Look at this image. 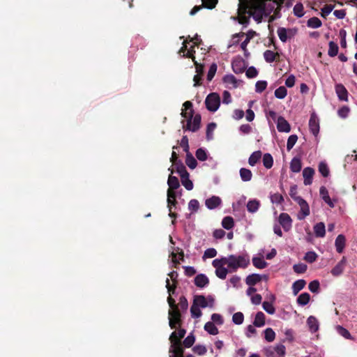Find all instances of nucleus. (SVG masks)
Listing matches in <instances>:
<instances>
[{
    "instance_id": "obj_1",
    "label": "nucleus",
    "mask_w": 357,
    "mask_h": 357,
    "mask_svg": "<svg viewBox=\"0 0 357 357\" xmlns=\"http://www.w3.org/2000/svg\"><path fill=\"white\" fill-rule=\"evenodd\" d=\"M166 288L169 296L167 298V302L170 310H169V325L172 329L180 327L182 324L181 314L179 311L178 306L176 304L175 300L171 296L174 294L176 288V284H170L169 280L166 279Z\"/></svg>"
},
{
    "instance_id": "obj_2",
    "label": "nucleus",
    "mask_w": 357,
    "mask_h": 357,
    "mask_svg": "<svg viewBox=\"0 0 357 357\" xmlns=\"http://www.w3.org/2000/svg\"><path fill=\"white\" fill-rule=\"evenodd\" d=\"M183 106L184 109H182L181 114L182 117L187 119L186 124L183 125V129L184 130L197 132L200 128L201 115L197 114L193 116L194 110L192 109V103L190 101H185Z\"/></svg>"
},
{
    "instance_id": "obj_3",
    "label": "nucleus",
    "mask_w": 357,
    "mask_h": 357,
    "mask_svg": "<svg viewBox=\"0 0 357 357\" xmlns=\"http://www.w3.org/2000/svg\"><path fill=\"white\" fill-rule=\"evenodd\" d=\"M227 266L232 271H236L238 268H245L250 264V257L248 254L242 255H230L227 257Z\"/></svg>"
},
{
    "instance_id": "obj_4",
    "label": "nucleus",
    "mask_w": 357,
    "mask_h": 357,
    "mask_svg": "<svg viewBox=\"0 0 357 357\" xmlns=\"http://www.w3.org/2000/svg\"><path fill=\"white\" fill-rule=\"evenodd\" d=\"M205 105L208 110L211 112H215L220 107V98L216 93H211L208 94L205 100Z\"/></svg>"
},
{
    "instance_id": "obj_5",
    "label": "nucleus",
    "mask_w": 357,
    "mask_h": 357,
    "mask_svg": "<svg viewBox=\"0 0 357 357\" xmlns=\"http://www.w3.org/2000/svg\"><path fill=\"white\" fill-rule=\"evenodd\" d=\"M215 299L209 295L206 298L203 295H196L194 296L193 303L199 307L205 308L206 307H213Z\"/></svg>"
},
{
    "instance_id": "obj_6",
    "label": "nucleus",
    "mask_w": 357,
    "mask_h": 357,
    "mask_svg": "<svg viewBox=\"0 0 357 357\" xmlns=\"http://www.w3.org/2000/svg\"><path fill=\"white\" fill-rule=\"evenodd\" d=\"M202 4L199 6H195L190 12V15H195L197 12L201 10L203 8L208 9H213L215 7L218 3V0H202Z\"/></svg>"
},
{
    "instance_id": "obj_7",
    "label": "nucleus",
    "mask_w": 357,
    "mask_h": 357,
    "mask_svg": "<svg viewBox=\"0 0 357 357\" xmlns=\"http://www.w3.org/2000/svg\"><path fill=\"white\" fill-rule=\"evenodd\" d=\"M298 204L301 207V211L298 214V218L299 220L304 219L306 216L310 215V207L307 202L303 198H297Z\"/></svg>"
},
{
    "instance_id": "obj_8",
    "label": "nucleus",
    "mask_w": 357,
    "mask_h": 357,
    "mask_svg": "<svg viewBox=\"0 0 357 357\" xmlns=\"http://www.w3.org/2000/svg\"><path fill=\"white\" fill-rule=\"evenodd\" d=\"M231 67L236 74L243 73L246 68L245 61L241 57L234 59L231 62Z\"/></svg>"
},
{
    "instance_id": "obj_9",
    "label": "nucleus",
    "mask_w": 357,
    "mask_h": 357,
    "mask_svg": "<svg viewBox=\"0 0 357 357\" xmlns=\"http://www.w3.org/2000/svg\"><path fill=\"white\" fill-rule=\"evenodd\" d=\"M278 221L284 231H288L291 228L292 220L288 213H282L279 215Z\"/></svg>"
},
{
    "instance_id": "obj_10",
    "label": "nucleus",
    "mask_w": 357,
    "mask_h": 357,
    "mask_svg": "<svg viewBox=\"0 0 357 357\" xmlns=\"http://www.w3.org/2000/svg\"><path fill=\"white\" fill-rule=\"evenodd\" d=\"M310 132L316 137L319 132V121L315 114H312L309 120Z\"/></svg>"
},
{
    "instance_id": "obj_11",
    "label": "nucleus",
    "mask_w": 357,
    "mask_h": 357,
    "mask_svg": "<svg viewBox=\"0 0 357 357\" xmlns=\"http://www.w3.org/2000/svg\"><path fill=\"white\" fill-rule=\"evenodd\" d=\"M346 264L347 259L345 257H343L337 265L331 270V274L335 277L340 275L344 271Z\"/></svg>"
},
{
    "instance_id": "obj_12",
    "label": "nucleus",
    "mask_w": 357,
    "mask_h": 357,
    "mask_svg": "<svg viewBox=\"0 0 357 357\" xmlns=\"http://www.w3.org/2000/svg\"><path fill=\"white\" fill-rule=\"evenodd\" d=\"M277 128L279 132H289L291 130L290 124L282 116H279L278 119Z\"/></svg>"
},
{
    "instance_id": "obj_13",
    "label": "nucleus",
    "mask_w": 357,
    "mask_h": 357,
    "mask_svg": "<svg viewBox=\"0 0 357 357\" xmlns=\"http://www.w3.org/2000/svg\"><path fill=\"white\" fill-rule=\"evenodd\" d=\"M335 92L338 98L342 101H348V91L344 86L342 84L335 85Z\"/></svg>"
},
{
    "instance_id": "obj_14",
    "label": "nucleus",
    "mask_w": 357,
    "mask_h": 357,
    "mask_svg": "<svg viewBox=\"0 0 357 357\" xmlns=\"http://www.w3.org/2000/svg\"><path fill=\"white\" fill-rule=\"evenodd\" d=\"M314 174V169L312 167H305L303 170V176L304 178V185H308L312 184L313 176Z\"/></svg>"
},
{
    "instance_id": "obj_15",
    "label": "nucleus",
    "mask_w": 357,
    "mask_h": 357,
    "mask_svg": "<svg viewBox=\"0 0 357 357\" xmlns=\"http://www.w3.org/2000/svg\"><path fill=\"white\" fill-rule=\"evenodd\" d=\"M222 204L221 199L218 196H212L206 199L205 204L208 209H215Z\"/></svg>"
},
{
    "instance_id": "obj_16",
    "label": "nucleus",
    "mask_w": 357,
    "mask_h": 357,
    "mask_svg": "<svg viewBox=\"0 0 357 357\" xmlns=\"http://www.w3.org/2000/svg\"><path fill=\"white\" fill-rule=\"evenodd\" d=\"M195 284L199 288H204L207 286L209 283L208 277L202 273L198 274L195 278Z\"/></svg>"
},
{
    "instance_id": "obj_17",
    "label": "nucleus",
    "mask_w": 357,
    "mask_h": 357,
    "mask_svg": "<svg viewBox=\"0 0 357 357\" xmlns=\"http://www.w3.org/2000/svg\"><path fill=\"white\" fill-rule=\"evenodd\" d=\"M346 245V238L343 234H339L335 241L336 251L338 253H342Z\"/></svg>"
},
{
    "instance_id": "obj_18",
    "label": "nucleus",
    "mask_w": 357,
    "mask_h": 357,
    "mask_svg": "<svg viewBox=\"0 0 357 357\" xmlns=\"http://www.w3.org/2000/svg\"><path fill=\"white\" fill-rule=\"evenodd\" d=\"M174 250L177 252V253L172 252L171 253V257L172 259V262L175 264H179L180 260L183 261L184 260V252L182 250H181L179 248H176Z\"/></svg>"
},
{
    "instance_id": "obj_19",
    "label": "nucleus",
    "mask_w": 357,
    "mask_h": 357,
    "mask_svg": "<svg viewBox=\"0 0 357 357\" xmlns=\"http://www.w3.org/2000/svg\"><path fill=\"white\" fill-rule=\"evenodd\" d=\"M314 232L316 237L322 238L325 236L326 234V228L324 222L317 223L314 227Z\"/></svg>"
},
{
    "instance_id": "obj_20",
    "label": "nucleus",
    "mask_w": 357,
    "mask_h": 357,
    "mask_svg": "<svg viewBox=\"0 0 357 357\" xmlns=\"http://www.w3.org/2000/svg\"><path fill=\"white\" fill-rule=\"evenodd\" d=\"M262 275L253 273L247 276L245 282L249 286H254L262 280Z\"/></svg>"
},
{
    "instance_id": "obj_21",
    "label": "nucleus",
    "mask_w": 357,
    "mask_h": 357,
    "mask_svg": "<svg viewBox=\"0 0 357 357\" xmlns=\"http://www.w3.org/2000/svg\"><path fill=\"white\" fill-rule=\"evenodd\" d=\"M280 55L278 52H274L271 50H266L264 52V57L266 62L272 63L275 61L278 58H279Z\"/></svg>"
},
{
    "instance_id": "obj_22",
    "label": "nucleus",
    "mask_w": 357,
    "mask_h": 357,
    "mask_svg": "<svg viewBox=\"0 0 357 357\" xmlns=\"http://www.w3.org/2000/svg\"><path fill=\"white\" fill-rule=\"evenodd\" d=\"M305 284L306 282L304 280L301 279L295 281L292 284L293 294L297 295L305 287Z\"/></svg>"
},
{
    "instance_id": "obj_23",
    "label": "nucleus",
    "mask_w": 357,
    "mask_h": 357,
    "mask_svg": "<svg viewBox=\"0 0 357 357\" xmlns=\"http://www.w3.org/2000/svg\"><path fill=\"white\" fill-rule=\"evenodd\" d=\"M302 164L299 158H294L290 162V169L291 172L298 173L301 170Z\"/></svg>"
},
{
    "instance_id": "obj_24",
    "label": "nucleus",
    "mask_w": 357,
    "mask_h": 357,
    "mask_svg": "<svg viewBox=\"0 0 357 357\" xmlns=\"http://www.w3.org/2000/svg\"><path fill=\"white\" fill-rule=\"evenodd\" d=\"M256 327H261L265 324V314L262 312H258L253 322Z\"/></svg>"
},
{
    "instance_id": "obj_25",
    "label": "nucleus",
    "mask_w": 357,
    "mask_h": 357,
    "mask_svg": "<svg viewBox=\"0 0 357 357\" xmlns=\"http://www.w3.org/2000/svg\"><path fill=\"white\" fill-rule=\"evenodd\" d=\"M307 323L311 332L314 333L318 331L319 324L317 319L314 317H309L307 320Z\"/></svg>"
},
{
    "instance_id": "obj_26",
    "label": "nucleus",
    "mask_w": 357,
    "mask_h": 357,
    "mask_svg": "<svg viewBox=\"0 0 357 357\" xmlns=\"http://www.w3.org/2000/svg\"><path fill=\"white\" fill-rule=\"evenodd\" d=\"M167 184L169 190H176L180 187L178 178L172 175L169 176Z\"/></svg>"
},
{
    "instance_id": "obj_27",
    "label": "nucleus",
    "mask_w": 357,
    "mask_h": 357,
    "mask_svg": "<svg viewBox=\"0 0 357 357\" xmlns=\"http://www.w3.org/2000/svg\"><path fill=\"white\" fill-rule=\"evenodd\" d=\"M261 155L262 153L260 151L253 152L248 159L249 165L251 166H255L261 158Z\"/></svg>"
},
{
    "instance_id": "obj_28",
    "label": "nucleus",
    "mask_w": 357,
    "mask_h": 357,
    "mask_svg": "<svg viewBox=\"0 0 357 357\" xmlns=\"http://www.w3.org/2000/svg\"><path fill=\"white\" fill-rule=\"evenodd\" d=\"M259 206V201L256 199L250 200L247 204V209L250 213H255L258 211Z\"/></svg>"
},
{
    "instance_id": "obj_29",
    "label": "nucleus",
    "mask_w": 357,
    "mask_h": 357,
    "mask_svg": "<svg viewBox=\"0 0 357 357\" xmlns=\"http://www.w3.org/2000/svg\"><path fill=\"white\" fill-rule=\"evenodd\" d=\"M222 226L229 230L234 227V221L232 217L226 216L222 220Z\"/></svg>"
},
{
    "instance_id": "obj_30",
    "label": "nucleus",
    "mask_w": 357,
    "mask_h": 357,
    "mask_svg": "<svg viewBox=\"0 0 357 357\" xmlns=\"http://www.w3.org/2000/svg\"><path fill=\"white\" fill-rule=\"evenodd\" d=\"M310 300V295L308 293L305 292L298 296L297 298V303L298 305L304 306L309 303Z\"/></svg>"
},
{
    "instance_id": "obj_31",
    "label": "nucleus",
    "mask_w": 357,
    "mask_h": 357,
    "mask_svg": "<svg viewBox=\"0 0 357 357\" xmlns=\"http://www.w3.org/2000/svg\"><path fill=\"white\" fill-rule=\"evenodd\" d=\"M240 176L243 181H250L252 179V172L246 168H241L240 169Z\"/></svg>"
},
{
    "instance_id": "obj_32",
    "label": "nucleus",
    "mask_w": 357,
    "mask_h": 357,
    "mask_svg": "<svg viewBox=\"0 0 357 357\" xmlns=\"http://www.w3.org/2000/svg\"><path fill=\"white\" fill-rule=\"evenodd\" d=\"M204 330L206 331L211 335H215L218 333V328L211 321H208L205 324Z\"/></svg>"
},
{
    "instance_id": "obj_33",
    "label": "nucleus",
    "mask_w": 357,
    "mask_h": 357,
    "mask_svg": "<svg viewBox=\"0 0 357 357\" xmlns=\"http://www.w3.org/2000/svg\"><path fill=\"white\" fill-rule=\"evenodd\" d=\"M185 163L192 169H195L197 165L196 159L190 153L186 154Z\"/></svg>"
},
{
    "instance_id": "obj_34",
    "label": "nucleus",
    "mask_w": 357,
    "mask_h": 357,
    "mask_svg": "<svg viewBox=\"0 0 357 357\" xmlns=\"http://www.w3.org/2000/svg\"><path fill=\"white\" fill-rule=\"evenodd\" d=\"M321 24V21L317 17H311L307 22V26L313 29L319 28Z\"/></svg>"
},
{
    "instance_id": "obj_35",
    "label": "nucleus",
    "mask_w": 357,
    "mask_h": 357,
    "mask_svg": "<svg viewBox=\"0 0 357 357\" xmlns=\"http://www.w3.org/2000/svg\"><path fill=\"white\" fill-rule=\"evenodd\" d=\"M263 165L266 169H271L273 165V158L270 153H265L263 156Z\"/></svg>"
},
{
    "instance_id": "obj_36",
    "label": "nucleus",
    "mask_w": 357,
    "mask_h": 357,
    "mask_svg": "<svg viewBox=\"0 0 357 357\" xmlns=\"http://www.w3.org/2000/svg\"><path fill=\"white\" fill-rule=\"evenodd\" d=\"M181 181L182 185L185 188L188 190H191L193 188V183L191 180L189 178V174L187 176H181Z\"/></svg>"
},
{
    "instance_id": "obj_37",
    "label": "nucleus",
    "mask_w": 357,
    "mask_h": 357,
    "mask_svg": "<svg viewBox=\"0 0 357 357\" xmlns=\"http://www.w3.org/2000/svg\"><path fill=\"white\" fill-rule=\"evenodd\" d=\"M252 264L256 268L259 269L264 268L267 266V263L261 257H253Z\"/></svg>"
},
{
    "instance_id": "obj_38",
    "label": "nucleus",
    "mask_w": 357,
    "mask_h": 357,
    "mask_svg": "<svg viewBox=\"0 0 357 357\" xmlns=\"http://www.w3.org/2000/svg\"><path fill=\"white\" fill-rule=\"evenodd\" d=\"M328 45L329 48L328 54L331 57L335 56L337 54L339 50L337 45L333 41H330Z\"/></svg>"
},
{
    "instance_id": "obj_39",
    "label": "nucleus",
    "mask_w": 357,
    "mask_h": 357,
    "mask_svg": "<svg viewBox=\"0 0 357 357\" xmlns=\"http://www.w3.org/2000/svg\"><path fill=\"white\" fill-rule=\"evenodd\" d=\"M174 166L176 169V172H178V174H179L180 176H181V175H183V176L188 175L189 173L187 172L185 165L181 160H178V162H176Z\"/></svg>"
},
{
    "instance_id": "obj_40",
    "label": "nucleus",
    "mask_w": 357,
    "mask_h": 357,
    "mask_svg": "<svg viewBox=\"0 0 357 357\" xmlns=\"http://www.w3.org/2000/svg\"><path fill=\"white\" fill-rule=\"evenodd\" d=\"M227 257H222L221 259H215L213 261L212 265L215 268V270L220 268L224 265H227Z\"/></svg>"
},
{
    "instance_id": "obj_41",
    "label": "nucleus",
    "mask_w": 357,
    "mask_h": 357,
    "mask_svg": "<svg viewBox=\"0 0 357 357\" xmlns=\"http://www.w3.org/2000/svg\"><path fill=\"white\" fill-rule=\"evenodd\" d=\"M264 337L268 342H273L275 338V333L271 328H268L264 331Z\"/></svg>"
},
{
    "instance_id": "obj_42",
    "label": "nucleus",
    "mask_w": 357,
    "mask_h": 357,
    "mask_svg": "<svg viewBox=\"0 0 357 357\" xmlns=\"http://www.w3.org/2000/svg\"><path fill=\"white\" fill-rule=\"evenodd\" d=\"M263 309L269 314H273L275 312V308L274 307L272 303L268 301H264L262 303Z\"/></svg>"
},
{
    "instance_id": "obj_43",
    "label": "nucleus",
    "mask_w": 357,
    "mask_h": 357,
    "mask_svg": "<svg viewBox=\"0 0 357 357\" xmlns=\"http://www.w3.org/2000/svg\"><path fill=\"white\" fill-rule=\"evenodd\" d=\"M287 94V90L284 86H280L275 91V96L279 99H283Z\"/></svg>"
},
{
    "instance_id": "obj_44",
    "label": "nucleus",
    "mask_w": 357,
    "mask_h": 357,
    "mask_svg": "<svg viewBox=\"0 0 357 357\" xmlns=\"http://www.w3.org/2000/svg\"><path fill=\"white\" fill-rule=\"evenodd\" d=\"M216 128L215 123H210L207 125L206 128V139L211 140L213 139V132Z\"/></svg>"
},
{
    "instance_id": "obj_45",
    "label": "nucleus",
    "mask_w": 357,
    "mask_h": 357,
    "mask_svg": "<svg viewBox=\"0 0 357 357\" xmlns=\"http://www.w3.org/2000/svg\"><path fill=\"white\" fill-rule=\"evenodd\" d=\"M243 320L244 315L241 312H236L232 316V321L235 324L240 325L243 324Z\"/></svg>"
},
{
    "instance_id": "obj_46",
    "label": "nucleus",
    "mask_w": 357,
    "mask_h": 357,
    "mask_svg": "<svg viewBox=\"0 0 357 357\" xmlns=\"http://www.w3.org/2000/svg\"><path fill=\"white\" fill-rule=\"evenodd\" d=\"M195 337L192 333H190L189 335H188L185 340H183V345L186 348L191 347L193 344L195 343Z\"/></svg>"
},
{
    "instance_id": "obj_47",
    "label": "nucleus",
    "mask_w": 357,
    "mask_h": 357,
    "mask_svg": "<svg viewBox=\"0 0 357 357\" xmlns=\"http://www.w3.org/2000/svg\"><path fill=\"white\" fill-rule=\"evenodd\" d=\"M200 307L192 303L190 307L191 315L193 318H199L202 316V312L199 309Z\"/></svg>"
},
{
    "instance_id": "obj_48",
    "label": "nucleus",
    "mask_w": 357,
    "mask_h": 357,
    "mask_svg": "<svg viewBox=\"0 0 357 357\" xmlns=\"http://www.w3.org/2000/svg\"><path fill=\"white\" fill-rule=\"evenodd\" d=\"M319 172L324 177H327L329 175V169L328 165L324 162L319 163Z\"/></svg>"
},
{
    "instance_id": "obj_49",
    "label": "nucleus",
    "mask_w": 357,
    "mask_h": 357,
    "mask_svg": "<svg viewBox=\"0 0 357 357\" xmlns=\"http://www.w3.org/2000/svg\"><path fill=\"white\" fill-rule=\"evenodd\" d=\"M195 155L200 161H205L207 159L206 151L202 148H199L196 151Z\"/></svg>"
},
{
    "instance_id": "obj_50",
    "label": "nucleus",
    "mask_w": 357,
    "mask_h": 357,
    "mask_svg": "<svg viewBox=\"0 0 357 357\" xmlns=\"http://www.w3.org/2000/svg\"><path fill=\"white\" fill-rule=\"evenodd\" d=\"M297 140H298V137L296 135H290L287 139V149L288 151H290L294 147V146L296 143Z\"/></svg>"
},
{
    "instance_id": "obj_51",
    "label": "nucleus",
    "mask_w": 357,
    "mask_h": 357,
    "mask_svg": "<svg viewBox=\"0 0 357 357\" xmlns=\"http://www.w3.org/2000/svg\"><path fill=\"white\" fill-rule=\"evenodd\" d=\"M217 68H218L217 65L215 63H213L211 65L209 70L208 71V74H207V80L208 81L210 82L213 79V78L214 77L215 73L217 71Z\"/></svg>"
},
{
    "instance_id": "obj_52",
    "label": "nucleus",
    "mask_w": 357,
    "mask_h": 357,
    "mask_svg": "<svg viewBox=\"0 0 357 357\" xmlns=\"http://www.w3.org/2000/svg\"><path fill=\"white\" fill-rule=\"evenodd\" d=\"M337 331L338 333L340 335H342V337H344V338H346V339H351V335L350 333L345 328H344V327H342L341 326H337Z\"/></svg>"
},
{
    "instance_id": "obj_53",
    "label": "nucleus",
    "mask_w": 357,
    "mask_h": 357,
    "mask_svg": "<svg viewBox=\"0 0 357 357\" xmlns=\"http://www.w3.org/2000/svg\"><path fill=\"white\" fill-rule=\"evenodd\" d=\"M307 265L302 263L294 264L293 266L294 271L299 274L305 273L307 270Z\"/></svg>"
},
{
    "instance_id": "obj_54",
    "label": "nucleus",
    "mask_w": 357,
    "mask_h": 357,
    "mask_svg": "<svg viewBox=\"0 0 357 357\" xmlns=\"http://www.w3.org/2000/svg\"><path fill=\"white\" fill-rule=\"evenodd\" d=\"M228 273V270L224 266L215 270V275L220 279L224 280L226 278Z\"/></svg>"
},
{
    "instance_id": "obj_55",
    "label": "nucleus",
    "mask_w": 357,
    "mask_h": 357,
    "mask_svg": "<svg viewBox=\"0 0 357 357\" xmlns=\"http://www.w3.org/2000/svg\"><path fill=\"white\" fill-rule=\"evenodd\" d=\"M267 87L266 81H257L255 84V91L257 93L263 92Z\"/></svg>"
},
{
    "instance_id": "obj_56",
    "label": "nucleus",
    "mask_w": 357,
    "mask_h": 357,
    "mask_svg": "<svg viewBox=\"0 0 357 357\" xmlns=\"http://www.w3.org/2000/svg\"><path fill=\"white\" fill-rule=\"evenodd\" d=\"M287 29L284 27H280L278 29V35L280 40L285 43L287 40Z\"/></svg>"
},
{
    "instance_id": "obj_57",
    "label": "nucleus",
    "mask_w": 357,
    "mask_h": 357,
    "mask_svg": "<svg viewBox=\"0 0 357 357\" xmlns=\"http://www.w3.org/2000/svg\"><path fill=\"white\" fill-rule=\"evenodd\" d=\"M294 13L296 16L301 17L303 16V6L301 3H296L294 7Z\"/></svg>"
},
{
    "instance_id": "obj_58",
    "label": "nucleus",
    "mask_w": 357,
    "mask_h": 357,
    "mask_svg": "<svg viewBox=\"0 0 357 357\" xmlns=\"http://www.w3.org/2000/svg\"><path fill=\"white\" fill-rule=\"evenodd\" d=\"M199 208V203L197 199H191L188 203V208L192 212H196Z\"/></svg>"
},
{
    "instance_id": "obj_59",
    "label": "nucleus",
    "mask_w": 357,
    "mask_h": 357,
    "mask_svg": "<svg viewBox=\"0 0 357 357\" xmlns=\"http://www.w3.org/2000/svg\"><path fill=\"white\" fill-rule=\"evenodd\" d=\"M349 112L350 109L349 107L343 106L338 109L337 114L340 117L344 119L348 116Z\"/></svg>"
},
{
    "instance_id": "obj_60",
    "label": "nucleus",
    "mask_w": 357,
    "mask_h": 357,
    "mask_svg": "<svg viewBox=\"0 0 357 357\" xmlns=\"http://www.w3.org/2000/svg\"><path fill=\"white\" fill-rule=\"evenodd\" d=\"M317 255L314 252H307L304 257L305 260L309 263H312L316 261Z\"/></svg>"
},
{
    "instance_id": "obj_61",
    "label": "nucleus",
    "mask_w": 357,
    "mask_h": 357,
    "mask_svg": "<svg viewBox=\"0 0 357 357\" xmlns=\"http://www.w3.org/2000/svg\"><path fill=\"white\" fill-rule=\"evenodd\" d=\"M271 200L275 204H282L284 202V198L282 195L275 193L271 196Z\"/></svg>"
},
{
    "instance_id": "obj_62",
    "label": "nucleus",
    "mask_w": 357,
    "mask_h": 357,
    "mask_svg": "<svg viewBox=\"0 0 357 357\" xmlns=\"http://www.w3.org/2000/svg\"><path fill=\"white\" fill-rule=\"evenodd\" d=\"M178 306H179L181 309L183 311L187 310L188 307V302L187 298L184 296L180 297Z\"/></svg>"
},
{
    "instance_id": "obj_63",
    "label": "nucleus",
    "mask_w": 357,
    "mask_h": 357,
    "mask_svg": "<svg viewBox=\"0 0 357 357\" xmlns=\"http://www.w3.org/2000/svg\"><path fill=\"white\" fill-rule=\"evenodd\" d=\"M308 288L312 293H317L319 289V282L318 280H313L310 282Z\"/></svg>"
},
{
    "instance_id": "obj_64",
    "label": "nucleus",
    "mask_w": 357,
    "mask_h": 357,
    "mask_svg": "<svg viewBox=\"0 0 357 357\" xmlns=\"http://www.w3.org/2000/svg\"><path fill=\"white\" fill-rule=\"evenodd\" d=\"M245 74H246V76L248 78H254V77L257 76L258 71H257V70L255 67L251 66V67L248 68V70H246Z\"/></svg>"
}]
</instances>
